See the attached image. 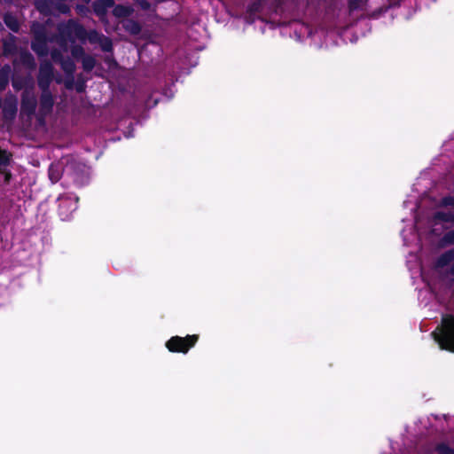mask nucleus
<instances>
[{"mask_svg": "<svg viewBox=\"0 0 454 454\" xmlns=\"http://www.w3.org/2000/svg\"><path fill=\"white\" fill-rule=\"evenodd\" d=\"M20 63L27 69L33 71L36 68L35 57L27 50H21L19 55Z\"/></svg>", "mask_w": 454, "mask_h": 454, "instance_id": "9", "label": "nucleus"}, {"mask_svg": "<svg viewBox=\"0 0 454 454\" xmlns=\"http://www.w3.org/2000/svg\"><path fill=\"white\" fill-rule=\"evenodd\" d=\"M37 9L41 12H43V8L42 6H38Z\"/></svg>", "mask_w": 454, "mask_h": 454, "instance_id": "33", "label": "nucleus"}, {"mask_svg": "<svg viewBox=\"0 0 454 454\" xmlns=\"http://www.w3.org/2000/svg\"><path fill=\"white\" fill-rule=\"evenodd\" d=\"M197 335H188L185 338L182 337H172L167 342V348L172 352H184L186 353L191 347H192L197 341Z\"/></svg>", "mask_w": 454, "mask_h": 454, "instance_id": "5", "label": "nucleus"}, {"mask_svg": "<svg viewBox=\"0 0 454 454\" xmlns=\"http://www.w3.org/2000/svg\"><path fill=\"white\" fill-rule=\"evenodd\" d=\"M122 27L126 32L129 33L132 35H137L142 31L141 24L138 21L132 19H127L126 20H124L122 23Z\"/></svg>", "mask_w": 454, "mask_h": 454, "instance_id": "14", "label": "nucleus"}, {"mask_svg": "<svg viewBox=\"0 0 454 454\" xmlns=\"http://www.w3.org/2000/svg\"><path fill=\"white\" fill-rule=\"evenodd\" d=\"M431 335L441 349L454 352V317L452 316L443 317L442 325Z\"/></svg>", "mask_w": 454, "mask_h": 454, "instance_id": "3", "label": "nucleus"}, {"mask_svg": "<svg viewBox=\"0 0 454 454\" xmlns=\"http://www.w3.org/2000/svg\"><path fill=\"white\" fill-rule=\"evenodd\" d=\"M61 41H71L74 42V39H78L82 42L88 40L90 43H98L103 34L99 33L96 29L87 31L83 25L77 21L69 20L64 26L59 27Z\"/></svg>", "mask_w": 454, "mask_h": 454, "instance_id": "2", "label": "nucleus"}, {"mask_svg": "<svg viewBox=\"0 0 454 454\" xmlns=\"http://www.w3.org/2000/svg\"><path fill=\"white\" fill-rule=\"evenodd\" d=\"M59 65L66 75L71 77V82L66 83L67 88H71L74 80V74L76 70V66L74 60L69 57H66V59Z\"/></svg>", "mask_w": 454, "mask_h": 454, "instance_id": "10", "label": "nucleus"}, {"mask_svg": "<svg viewBox=\"0 0 454 454\" xmlns=\"http://www.w3.org/2000/svg\"><path fill=\"white\" fill-rule=\"evenodd\" d=\"M78 201H79V198L76 196L74 198V207L72 209V211L76 209V207H77L76 204L78 203Z\"/></svg>", "mask_w": 454, "mask_h": 454, "instance_id": "31", "label": "nucleus"}, {"mask_svg": "<svg viewBox=\"0 0 454 454\" xmlns=\"http://www.w3.org/2000/svg\"><path fill=\"white\" fill-rule=\"evenodd\" d=\"M11 176H12V175H11V173H10V172H8V173H6V174H5V181H6V182H9V180H10V178H11Z\"/></svg>", "mask_w": 454, "mask_h": 454, "instance_id": "32", "label": "nucleus"}, {"mask_svg": "<svg viewBox=\"0 0 454 454\" xmlns=\"http://www.w3.org/2000/svg\"><path fill=\"white\" fill-rule=\"evenodd\" d=\"M441 206L454 207V197L450 195L443 197L441 200Z\"/></svg>", "mask_w": 454, "mask_h": 454, "instance_id": "25", "label": "nucleus"}, {"mask_svg": "<svg viewBox=\"0 0 454 454\" xmlns=\"http://www.w3.org/2000/svg\"><path fill=\"white\" fill-rule=\"evenodd\" d=\"M64 172V168L60 162H52L48 168V176L52 184L58 183Z\"/></svg>", "mask_w": 454, "mask_h": 454, "instance_id": "11", "label": "nucleus"}, {"mask_svg": "<svg viewBox=\"0 0 454 454\" xmlns=\"http://www.w3.org/2000/svg\"><path fill=\"white\" fill-rule=\"evenodd\" d=\"M113 15L116 18H128L133 13V8L123 4L113 6Z\"/></svg>", "mask_w": 454, "mask_h": 454, "instance_id": "17", "label": "nucleus"}, {"mask_svg": "<svg viewBox=\"0 0 454 454\" xmlns=\"http://www.w3.org/2000/svg\"><path fill=\"white\" fill-rule=\"evenodd\" d=\"M114 5V0H95L92 4L94 13L101 18L106 15L107 10Z\"/></svg>", "mask_w": 454, "mask_h": 454, "instance_id": "8", "label": "nucleus"}, {"mask_svg": "<svg viewBox=\"0 0 454 454\" xmlns=\"http://www.w3.org/2000/svg\"><path fill=\"white\" fill-rule=\"evenodd\" d=\"M71 203V197H62L59 199V215L63 218H67L68 214H64L61 210L64 207H67Z\"/></svg>", "mask_w": 454, "mask_h": 454, "instance_id": "23", "label": "nucleus"}, {"mask_svg": "<svg viewBox=\"0 0 454 454\" xmlns=\"http://www.w3.org/2000/svg\"><path fill=\"white\" fill-rule=\"evenodd\" d=\"M82 69L86 73L91 72L97 65L96 59L89 54H86L82 59Z\"/></svg>", "mask_w": 454, "mask_h": 454, "instance_id": "18", "label": "nucleus"}, {"mask_svg": "<svg viewBox=\"0 0 454 454\" xmlns=\"http://www.w3.org/2000/svg\"><path fill=\"white\" fill-rule=\"evenodd\" d=\"M88 179H89L88 176H87V175H85V174H83V173H82V176H81V179H80V177L78 176V175H75V176L74 177V181L78 185H82V184H84L85 183H87V182H88Z\"/></svg>", "mask_w": 454, "mask_h": 454, "instance_id": "26", "label": "nucleus"}, {"mask_svg": "<svg viewBox=\"0 0 454 454\" xmlns=\"http://www.w3.org/2000/svg\"><path fill=\"white\" fill-rule=\"evenodd\" d=\"M434 219L443 223H454V214L451 212L437 211L434 214Z\"/></svg>", "mask_w": 454, "mask_h": 454, "instance_id": "19", "label": "nucleus"}, {"mask_svg": "<svg viewBox=\"0 0 454 454\" xmlns=\"http://www.w3.org/2000/svg\"><path fill=\"white\" fill-rule=\"evenodd\" d=\"M5 26L13 33H19L20 28V21L17 17L11 12H7L3 17Z\"/></svg>", "mask_w": 454, "mask_h": 454, "instance_id": "15", "label": "nucleus"}, {"mask_svg": "<svg viewBox=\"0 0 454 454\" xmlns=\"http://www.w3.org/2000/svg\"><path fill=\"white\" fill-rule=\"evenodd\" d=\"M98 44H99L101 50L104 52H112L113 51V42H112L111 38L108 36H106L103 35Z\"/></svg>", "mask_w": 454, "mask_h": 454, "instance_id": "20", "label": "nucleus"}, {"mask_svg": "<svg viewBox=\"0 0 454 454\" xmlns=\"http://www.w3.org/2000/svg\"><path fill=\"white\" fill-rule=\"evenodd\" d=\"M58 10L61 12V13H67L69 12L70 9L68 7L67 4H59L58 5Z\"/></svg>", "mask_w": 454, "mask_h": 454, "instance_id": "30", "label": "nucleus"}, {"mask_svg": "<svg viewBox=\"0 0 454 454\" xmlns=\"http://www.w3.org/2000/svg\"><path fill=\"white\" fill-rule=\"evenodd\" d=\"M86 89V81L82 77L78 76L76 83H75V90L77 92L82 93Z\"/></svg>", "mask_w": 454, "mask_h": 454, "instance_id": "24", "label": "nucleus"}, {"mask_svg": "<svg viewBox=\"0 0 454 454\" xmlns=\"http://www.w3.org/2000/svg\"><path fill=\"white\" fill-rule=\"evenodd\" d=\"M54 106V98L50 90H41L40 96V106H39V114L41 116L45 117L52 112Z\"/></svg>", "mask_w": 454, "mask_h": 454, "instance_id": "6", "label": "nucleus"}, {"mask_svg": "<svg viewBox=\"0 0 454 454\" xmlns=\"http://www.w3.org/2000/svg\"><path fill=\"white\" fill-rule=\"evenodd\" d=\"M16 100H6L3 107V116L5 121H12L16 117Z\"/></svg>", "mask_w": 454, "mask_h": 454, "instance_id": "13", "label": "nucleus"}, {"mask_svg": "<svg viewBox=\"0 0 454 454\" xmlns=\"http://www.w3.org/2000/svg\"><path fill=\"white\" fill-rule=\"evenodd\" d=\"M9 83L8 72L0 70V92L4 90Z\"/></svg>", "mask_w": 454, "mask_h": 454, "instance_id": "22", "label": "nucleus"}, {"mask_svg": "<svg viewBox=\"0 0 454 454\" xmlns=\"http://www.w3.org/2000/svg\"><path fill=\"white\" fill-rule=\"evenodd\" d=\"M30 32L32 35L31 49L39 57L44 58L51 54V59L60 64L66 57L62 54L61 51L54 48L49 51L48 43L58 41L60 45H63L67 41H61L60 35L48 33V28L45 24L39 21H33L30 26Z\"/></svg>", "mask_w": 454, "mask_h": 454, "instance_id": "1", "label": "nucleus"}, {"mask_svg": "<svg viewBox=\"0 0 454 454\" xmlns=\"http://www.w3.org/2000/svg\"><path fill=\"white\" fill-rule=\"evenodd\" d=\"M70 51L72 57L76 60L82 59L86 55L85 50L79 44L73 45Z\"/></svg>", "mask_w": 454, "mask_h": 454, "instance_id": "21", "label": "nucleus"}, {"mask_svg": "<svg viewBox=\"0 0 454 454\" xmlns=\"http://www.w3.org/2000/svg\"><path fill=\"white\" fill-rule=\"evenodd\" d=\"M36 98L33 95H28L27 93L24 92L21 96V101H20V110L21 113L31 116L35 114L36 110Z\"/></svg>", "mask_w": 454, "mask_h": 454, "instance_id": "7", "label": "nucleus"}, {"mask_svg": "<svg viewBox=\"0 0 454 454\" xmlns=\"http://www.w3.org/2000/svg\"><path fill=\"white\" fill-rule=\"evenodd\" d=\"M445 243L453 244L454 243V230L449 232L444 238Z\"/></svg>", "mask_w": 454, "mask_h": 454, "instance_id": "29", "label": "nucleus"}, {"mask_svg": "<svg viewBox=\"0 0 454 454\" xmlns=\"http://www.w3.org/2000/svg\"><path fill=\"white\" fill-rule=\"evenodd\" d=\"M54 79V67L51 61L45 59L40 63L37 74V85L41 90L50 89Z\"/></svg>", "mask_w": 454, "mask_h": 454, "instance_id": "4", "label": "nucleus"}, {"mask_svg": "<svg viewBox=\"0 0 454 454\" xmlns=\"http://www.w3.org/2000/svg\"><path fill=\"white\" fill-rule=\"evenodd\" d=\"M438 451H439V454H454V450H452L445 445H441L438 448Z\"/></svg>", "mask_w": 454, "mask_h": 454, "instance_id": "27", "label": "nucleus"}, {"mask_svg": "<svg viewBox=\"0 0 454 454\" xmlns=\"http://www.w3.org/2000/svg\"><path fill=\"white\" fill-rule=\"evenodd\" d=\"M450 262H453L450 272L454 275V248L442 254L437 260L436 265L438 267H444Z\"/></svg>", "mask_w": 454, "mask_h": 454, "instance_id": "16", "label": "nucleus"}, {"mask_svg": "<svg viewBox=\"0 0 454 454\" xmlns=\"http://www.w3.org/2000/svg\"><path fill=\"white\" fill-rule=\"evenodd\" d=\"M17 37L9 34L6 38L3 40V52L4 55H13L17 52Z\"/></svg>", "mask_w": 454, "mask_h": 454, "instance_id": "12", "label": "nucleus"}, {"mask_svg": "<svg viewBox=\"0 0 454 454\" xmlns=\"http://www.w3.org/2000/svg\"><path fill=\"white\" fill-rule=\"evenodd\" d=\"M138 5L144 11H148L151 8V4L147 0H139L138 1Z\"/></svg>", "mask_w": 454, "mask_h": 454, "instance_id": "28", "label": "nucleus"}]
</instances>
